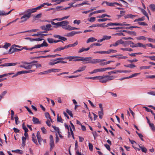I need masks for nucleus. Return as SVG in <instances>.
<instances>
[{"instance_id": "48", "label": "nucleus", "mask_w": 155, "mask_h": 155, "mask_svg": "<svg viewBox=\"0 0 155 155\" xmlns=\"http://www.w3.org/2000/svg\"><path fill=\"white\" fill-rule=\"evenodd\" d=\"M57 121L58 122H61V123H63V120L62 119V118H61V117H59L58 116H58L57 118Z\"/></svg>"}, {"instance_id": "17", "label": "nucleus", "mask_w": 155, "mask_h": 155, "mask_svg": "<svg viewBox=\"0 0 155 155\" xmlns=\"http://www.w3.org/2000/svg\"><path fill=\"white\" fill-rule=\"evenodd\" d=\"M104 3H105L106 5L108 6H115L114 5V2L113 3L112 2H109L107 1H104L102 4H101L102 5Z\"/></svg>"}, {"instance_id": "50", "label": "nucleus", "mask_w": 155, "mask_h": 155, "mask_svg": "<svg viewBox=\"0 0 155 155\" xmlns=\"http://www.w3.org/2000/svg\"><path fill=\"white\" fill-rule=\"evenodd\" d=\"M35 49V47L34 46H33V47L32 48H27L24 47L22 48V50L23 49H25L26 50H27L31 51V50H32L33 49Z\"/></svg>"}, {"instance_id": "8", "label": "nucleus", "mask_w": 155, "mask_h": 155, "mask_svg": "<svg viewBox=\"0 0 155 155\" xmlns=\"http://www.w3.org/2000/svg\"><path fill=\"white\" fill-rule=\"evenodd\" d=\"M47 34H45L42 33L41 32H38L37 34H34L32 35V36L39 37L38 38L36 39H41V38H44L45 36L47 35Z\"/></svg>"}, {"instance_id": "40", "label": "nucleus", "mask_w": 155, "mask_h": 155, "mask_svg": "<svg viewBox=\"0 0 155 155\" xmlns=\"http://www.w3.org/2000/svg\"><path fill=\"white\" fill-rule=\"evenodd\" d=\"M66 112L71 117H73V116L71 111L69 110L68 109L66 110Z\"/></svg>"}, {"instance_id": "13", "label": "nucleus", "mask_w": 155, "mask_h": 155, "mask_svg": "<svg viewBox=\"0 0 155 155\" xmlns=\"http://www.w3.org/2000/svg\"><path fill=\"white\" fill-rule=\"evenodd\" d=\"M33 66L32 64L31 65H28V66H25L24 65H20V67L21 68H23L29 70Z\"/></svg>"}, {"instance_id": "44", "label": "nucleus", "mask_w": 155, "mask_h": 155, "mask_svg": "<svg viewBox=\"0 0 155 155\" xmlns=\"http://www.w3.org/2000/svg\"><path fill=\"white\" fill-rule=\"evenodd\" d=\"M150 127L152 129V130L153 131L155 130V127L154 124L152 123L151 124H150L149 125Z\"/></svg>"}, {"instance_id": "35", "label": "nucleus", "mask_w": 155, "mask_h": 155, "mask_svg": "<svg viewBox=\"0 0 155 155\" xmlns=\"http://www.w3.org/2000/svg\"><path fill=\"white\" fill-rule=\"evenodd\" d=\"M124 43V41L122 40V39H120L117 41L115 43L117 45H116V46H117L119 44H122Z\"/></svg>"}, {"instance_id": "1", "label": "nucleus", "mask_w": 155, "mask_h": 155, "mask_svg": "<svg viewBox=\"0 0 155 155\" xmlns=\"http://www.w3.org/2000/svg\"><path fill=\"white\" fill-rule=\"evenodd\" d=\"M31 41H35V44L37 45H35L34 46L35 48H40L41 47H47L48 46V44L45 40H43L44 39H30Z\"/></svg>"}, {"instance_id": "22", "label": "nucleus", "mask_w": 155, "mask_h": 155, "mask_svg": "<svg viewBox=\"0 0 155 155\" xmlns=\"http://www.w3.org/2000/svg\"><path fill=\"white\" fill-rule=\"evenodd\" d=\"M22 50V48L21 49H18L16 48H13L11 52H9L11 54L12 53L14 52H18L21 51Z\"/></svg>"}, {"instance_id": "32", "label": "nucleus", "mask_w": 155, "mask_h": 155, "mask_svg": "<svg viewBox=\"0 0 155 155\" xmlns=\"http://www.w3.org/2000/svg\"><path fill=\"white\" fill-rule=\"evenodd\" d=\"M14 74L13 72H12V73H9L7 74H3L2 75H0V78H2L3 77H4L5 76H7V75H11L13 74Z\"/></svg>"}, {"instance_id": "54", "label": "nucleus", "mask_w": 155, "mask_h": 155, "mask_svg": "<svg viewBox=\"0 0 155 155\" xmlns=\"http://www.w3.org/2000/svg\"><path fill=\"white\" fill-rule=\"evenodd\" d=\"M86 68V66H84L82 67H80L78 70H79L80 72H81L85 70Z\"/></svg>"}, {"instance_id": "6", "label": "nucleus", "mask_w": 155, "mask_h": 155, "mask_svg": "<svg viewBox=\"0 0 155 155\" xmlns=\"http://www.w3.org/2000/svg\"><path fill=\"white\" fill-rule=\"evenodd\" d=\"M31 16H30V14L27 13V14H25L23 16L21 17V19L22 20L20 21L19 23H21L22 22H24L26 21Z\"/></svg>"}, {"instance_id": "56", "label": "nucleus", "mask_w": 155, "mask_h": 155, "mask_svg": "<svg viewBox=\"0 0 155 155\" xmlns=\"http://www.w3.org/2000/svg\"><path fill=\"white\" fill-rule=\"evenodd\" d=\"M140 73H134V74H133L131 75L130 76L128 77V78H132L134 77H136L137 76V75L139 74H140Z\"/></svg>"}, {"instance_id": "38", "label": "nucleus", "mask_w": 155, "mask_h": 155, "mask_svg": "<svg viewBox=\"0 0 155 155\" xmlns=\"http://www.w3.org/2000/svg\"><path fill=\"white\" fill-rule=\"evenodd\" d=\"M12 152H15L16 153H19L20 154H22L23 153L22 151L19 150H12Z\"/></svg>"}, {"instance_id": "64", "label": "nucleus", "mask_w": 155, "mask_h": 155, "mask_svg": "<svg viewBox=\"0 0 155 155\" xmlns=\"http://www.w3.org/2000/svg\"><path fill=\"white\" fill-rule=\"evenodd\" d=\"M147 94L152 95L155 96V92L153 91H151L150 92H148Z\"/></svg>"}, {"instance_id": "41", "label": "nucleus", "mask_w": 155, "mask_h": 155, "mask_svg": "<svg viewBox=\"0 0 155 155\" xmlns=\"http://www.w3.org/2000/svg\"><path fill=\"white\" fill-rule=\"evenodd\" d=\"M110 19H108L107 18H103L102 19H99L97 20V21L98 22L101 21H105L107 20H110Z\"/></svg>"}, {"instance_id": "63", "label": "nucleus", "mask_w": 155, "mask_h": 155, "mask_svg": "<svg viewBox=\"0 0 155 155\" xmlns=\"http://www.w3.org/2000/svg\"><path fill=\"white\" fill-rule=\"evenodd\" d=\"M138 24L140 25H147V24L146 23L143 22H138Z\"/></svg>"}, {"instance_id": "9", "label": "nucleus", "mask_w": 155, "mask_h": 155, "mask_svg": "<svg viewBox=\"0 0 155 155\" xmlns=\"http://www.w3.org/2000/svg\"><path fill=\"white\" fill-rule=\"evenodd\" d=\"M82 32L81 31H71L70 32L68 33L65 34L64 35V36H67V37H71L72 36L74 35H76L77 34L81 33Z\"/></svg>"}, {"instance_id": "49", "label": "nucleus", "mask_w": 155, "mask_h": 155, "mask_svg": "<svg viewBox=\"0 0 155 155\" xmlns=\"http://www.w3.org/2000/svg\"><path fill=\"white\" fill-rule=\"evenodd\" d=\"M50 150H52L54 147V141H50Z\"/></svg>"}, {"instance_id": "58", "label": "nucleus", "mask_w": 155, "mask_h": 155, "mask_svg": "<svg viewBox=\"0 0 155 155\" xmlns=\"http://www.w3.org/2000/svg\"><path fill=\"white\" fill-rule=\"evenodd\" d=\"M25 108L28 111L30 114H33V113L31 111V110L27 106H25Z\"/></svg>"}, {"instance_id": "30", "label": "nucleus", "mask_w": 155, "mask_h": 155, "mask_svg": "<svg viewBox=\"0 0 155 155\" xmlns=\"http://www.w3.org/2000/svg\"><path fill=\"white\" fill-rule=\"evenodd\" d=\"M137 47H143L144 48H146V45H143V44L140 43H136Z\"/></svg>"}, {"instance_id": "27", "label": "nucleus", "mask_w": 155, "mask_h": 155, "mask_svg": "<svg viewBox=\"0 0 155 155\" xmlns=\"http://www.w3.org/2000/svg\"><path fill=\"white\" fill-rule=\"evenodd\" d=\"M11 45V44L10 43L5 42V43L4 45L2 46V47L7 49L8 48V47L10 46Z\"/></svg>"}, {"instance_id": "28", "label": "nucleus", "mask_w": 155, "mask_h": 155, "mask_svg": "<svg viewBox=\"0 0 155 155\" xmlns=\"http://www.w3.org/2000/svg\"><path fill=\"white\" fill-rule=\"evenodd\" d=\"M103 111L104 110H101L98 111V115L99 118L101 119L102 118L103 116L104 115Z\"/></svg>"}, {"instance_id": "23", "label": "nucleus", "mask_w": 155, "mask_h": 155, "mask_svg": "<svg viewBox=\"0 0 155 155\" xmlns=\"http://www.w3.org/2000/svg\"><path fill=\"white\" fill-rule=\"evenodd\" d=\"M76 57L74 61H83V57H81L80 56H75Z\"/></svg>"}, {"instance_id": "7", "label": "nucleus", "mask_w": 155, "mask_h": 155, "mask_svg": "<svg viewBox=\"0 0 155 155\" xmlns=\"http://www.w3.org/2000/svg\"><path fill=\"white\" fill-rule=\"evenodd\" d=\"M76 57L75 56H68L66 57L65 58H56V60H64V59H68L70 61H74V59ZM55 61L54 60V61Z\"/></svg>"}, {"instance_id": "18", "label": "nucleus", "mask_w": 155, "mask_h": 155, "mask_svg": "<svg viewBox=\"0 0 155 155\" xmlns=\"http://www.w3.org/2000/svg\"><path fill=\"white\" fill-rule=\"evenodd\" d=\"M48 41L50 43H52L53 42L56 43L60 41H61L63 42L62 41L60 40H54V39H48Z\"/></svg>"}, {"instance_id": "21", "label": "nucleus", "mask_w": 155, "mask_h": 155, "mask_svg": "<svg viewBox=\"0 0 155 155\" xmlns=\"http://www.w3.org/2000/svg\"><path fill=\"white\" fill-rule=\"evenodd\" d=\"M35 71L33 70H28V71H20L21 74H25L26 73H31L33 72H34Z\"/></svg>"}, {"instance_id": "4", "label": "nucleus", "mask_w": 155, "mask_h": 155, "mask_svg": "<svg viewBox=\"0 0 155 155\" xmlns=\"http://www.w3.org/2000/svg\"><path fill=\"white\" fill-rule=\"evenodd\" d=\"M84 61L82 62L83 64H95L98 63L97 59H93L91 57L84 58H83Z\"/></svg>"}, {"instance_id": "19", "label": "nucleus", "mask_w": 155, "mask_h": 155, "mask_svg": "<svg viewBox=\"0 0 155 155\" xmlns=\"http://www.w3.org/2000/svg\"><path fill=\"white\" fill-rule=\"evenodd\" d=\"M137 16L136 15H133L132 14H128L126 15H125L124 16V17L126 19L128 18H131L133 19L134 18V17H136Z\"/></svg>"}, {"instance_id": "43", "label": "nucleus", "mask_w": 155, "mask_h": 155, "mask_svg": "<svg viewBox=\"0 0 155 155\" xmlns=\"http://www.w3.org/2000/svg\"><path fill=\"white\" fill-rule=\"evenodd\" d=\"M121 49L123 50V51H133V50L130 48H121Z\"/></svg>"}, {"instance_id": "20", "label": "nucleus", "mask_w": 155, "mask_h": 155, "mask_svg": "<svg viewBox=\"0 0 155 155\" xmlns=\"http://www.w3.org/2000/svg\"><path fill=\"white\" fill-rule=\"evenodd\" d=\"M140 10L143 13V14L145 15L146 17H147L148 19L149 20V18L148 16V14L146 11L143 9V8H141Z\"/></svg>"}, {"instance_id": "61", "label": "nucleus", "mask_w": 155, "mask_h": 155, "mask_svg": "<svg viewBox=\"0 0 155 155\" xmlns=\"http://www.w3.org/2000/svg\"><path fill=\"white\" fill-rule=\"evenodd\" d=\"M52 127L54 128V129L55 131H57V132H58L59 131H60L59 128L58 127H56L55 126H54L53 125H52Z\"/></svg>"}, {"instance_id": "31", "label": "nucleus", "mask_w": 155, "mask_h": 155, "mask_svg": "<svg viewBox=\"0 0 155 155\" xmlns=\"http://www.w3.org/2000/svg\"><path fill=\"white\" fill-rule=\"evenodd\" d=\"M120 70H118L108 72V74H109L110 75L112 74H116L118 73H120Z\"/></svg>"}, {"instance_id": "5", "label": "nucleus", "mask_w": 155, "mask_h": 155, "mask_svg": "<svg viewBox=\"0 0 155 155\" xmlns=\"http://www.w3.org/2000/svg\"><path fill=\"white\" fill-rule=\"evenodd\" d=\"M51 25L49 24L45 25L42 26L40 27V28L42 30L45 31L43 32H46L48 31L52 30V29L51 28Z\"/></svg>"}, {"instance_id": "47", "label": "nucleus", "mask_w": 155, "mask_h": 155, "mask_svg": "<svg viewBox=\"0 0 155 155\" xmlns=\"http://www.w3.org/2000/svg\"><path fill=\"white\" fill-rule=\"evenodd\" d=\"M45 117L49 119L50 120H51V119L50 116V114L48 112H45Z\"/></svg>"}, {"instance_id": "16", "label": "nucleus", "mask_w": 155, "mask_h": 155, "mask_svg": "<svg viewBox=\"0 0 155 155\" xmlns=\"http://www.w3.org/2000/svg\"><path fill=\"white\" fill-rule=\"evenodd\" d=\"M88 1H84L81 3H80V4H78L76 5L75 6V7H78L79 6H82V5H90V4L88 3Z\"/></svg>"}, {"instance_id": "53", "label": "nucleus", "mask_w": 155, "mask_h": 155, "mask_svg": "<svg viewBox=\"0 0 155 155\" xmlns=\"http://www.w3.org/2000/svg\"><path fill=\"white\" fill-rule=\"evenodd\" d=\"M51 58V55H48L47 56H40L37 57L36 58Z\"/></svg>"}, {"instance_id": "15", "label": "nucleus", "mask_w": 155, "mask_h": 155, "mask_svg": "<svg viewBox=\"0 0 155 155\" xmlns=\"http://www.w3.org/2000/svg\"><path fill=\"white\" fill-rule=\"evenodd\" d=\"M32 140L35 144L36 145H38L36 136L34 133L32 134Z\"/></svg>"}, {"instance_id": "42", "label": "nucleus", "mask_w": 155, "mask_h": 155, "mask_svg": "<svg viewBox=\"0 0 155 155\" xmlns=\"http://www.w3.org/2000/svg\"><path fill=\"white\" fill-rule=\"evenodd\" d=\"M54 38H58V39H66V38L64 37H61L60 35H54Z\"/></svg>"}, {"instance_id": "2", "label": "nucleus", "mask_w": 155, "mask_h": 155, "mask_svg": "<svg viewBox=\"0 0 155 155\" xmlns=\"http://www.w3.org/2000/svg\"><path fill=\"white\" fill-rule=\"evenodd\" d=\"M115 78L114 76H110L108 75H103L100 76L99 82L103 83H105L108 81L113 80Z\"/></svg>"}, {"instance_id": "37", "label": "nucleus", "mask_w": 155, "mask_h": 155, "mask_svg": "<svg viewBox=\"0 0 155 155\" xmlns=\"http://www.w3.org/2000/svg\"><path fill=\"white\" fill-rule=\"evenodd\" d=\"M64 49H65V48H64V47H60L58 48H57L56 49L54 50V51H60L61 50H63Z\"/></svg>"}, {"instance_id": "3", "label": "nucleus", "mask_w": 155, "mask_h": 155, "mask_svg": "<svg viewBox=\"0 0 155 155\" xmlns=\"http://www.w3.org/2000/svg\"><path fill=\"white\" fill-rule=\"evenodd\" d=\"M60 26H61L63 28L69 31L75 29H79V28H77L74 27H71L69 25L67 26L69 23L67 21H63L60 22Z\"/></svg>"}, {"instance_id": "39", "label": "nucleus", "mask_w": 155, "mask_h": 155, "mask_svg": "<svg viewBox=\"0 0 155 155\" xmlns=\"http://www.w3.org/2000/svg\"><path fill=\"white\" fill-rule=\"evenodd\" d=\"M145 19V17H143L141 18H139L138 19H136L134 21V22H136L139 21H143Z\"/></svg>"}, {"instance_id": "24", "label": "nucleus", "mask_w": 155, "mask_h": 155, "mask_svg": "<svg viewBox=\"0 0 155 155\" xmlns=\"http://www.w3.org/2000/svg\"><path fill=\"white\" fill-rule=\"evenodd\" d=\"M11 12V11H9L8 13H5L4 11H0V15L1 16L6 15H8Z\"/></svg>"}, {"instance_id": "14", "label": "nucleus", "mask_w": 155, "mask_h": 155, "mask_svg": "<svg viewBox=\"0 0 155 155\" xmlns=\"http://www.w3.org/2000/svg\"><path fill=\"white\" fill-rule=\"evenodd\" d=\"M32 120L34 124H40L39 119L36 117H33Z\"/></svg>"}, {"instance_id": "10", "label": "nucleus", "mask_w": 155, "mask_h": 155, "mask_svg": "<svg viewBox=\"0 0 155 155\" xmlns=\"http://www.w3.org/2000/svg\"><path fill=\"white\" fill-rule=\"evenodd\" d=\"M18 63H6L0 65V66L8 67L16 65Z\"/></svg>"}, {"instance_id": "26", "label": "nucleus", "mask_w": 155, "mask_h": 155, "mask_svg": "<svg viewBox=\"0 0 155 155\" xmlns=\"http://www.w3.org/2000/svg\"><path fill=\"white\" fill-rule=\"evenodd\" d=\"M15 47H18L20 48L21 47V46L19 45H12L10 49L9 50V52H11V51L12 49L13 48H15Z\"/></svg>"}, {"instance_id": "62", "label": "nucleus", "mask_w": 155, "mask_h": 155, "mask_svg": "<svg viewBox=\"0 0 155 155\" xmlns=\"http://www.w3.org/2000/svg\"><path fill=\"white\" fill-rule=\"evenodd\" d=\"M88 146L90 150L91 151H92L93 150V146L92 143H89Z\"/></svg>"}, {"instance_id": "45", "label": "nucleus", "mask_w": 155, "mask_h": 155, "mask_svg": "<svg viewBox=\"0 0 155 155\" xmlns=\"http://www.w3.org/2000/svg\"><path fill=\"white\" fill-rule=\"evenodd\" d=\"M129 45H130V47L132 48L137 47L136 44H134L131 41H130V43Z\"/></svg>"}, {"instance_id": "59", "label": "nucleus", "mask_w": 155, "mask_h": 155, "mask_svg": "<svg viewBox=\"0 0 155 155\" xmlns=\"http://www.w3.org/2000/svg\"><path fill=\"white\" fill-rule=\"evenodd\" d=\"M33 66H35L36 68H39L41 67V65L40 64H32Z\"/></svg>"}, {"instance_id": "34", "label": "nucleus", "mask_w": 155, "mask_h": 155, "mask_svg": "<svg viewBox=\"0 0 155 155\" xmlns=\"http://www.w3.org/2000/svg\"><path fill=\"white\" fill-rule=\"evenodd\" d=\"M139 147H140L141 148V149L142 151L143 152H144L145 153L147 152V150L145 147H144L140 146L139 145Z\"/></svg>"}, {"instance_id": "52", "label": "nucleus", "mask_w": 155, "mask_h": 155, "mask_svg": "<svg viewBox=\"0 0 155 155\" xmlns=\"http://www.w3.org/2000/svg\"><path fill=\"white\" fill-rule=\"evenodd\" d=\"M95 20V18L94 17H91L88 19V21L90 22H92Z\"/></svg>"}, {"instance_id": "36", "label": "nucleus", "mask_w": 155, "mask_h": 155, "mask_svg": "<svg viewBox=\"0 0 155 155\" xmlns=\"http://www.w3.org/2000/svg\"><path fill=\"white\" fill-rule=\"evenodd\" d=\"M130 41H124V43H123V45L125 46H127L130 43Z\"/></svg>"}, {"instance_id": "12", "label": "nucleus", "mask_w": 155, "mask_h": 155, "mask_svg": "<svg viewBox=\"0 0 155 155\" xmlns=\"http://www.w3.org/2000/svg\"><path fill=\"white\" fill-rule=\"evenodd\" d=\"M36 12V9L35 8H32V9H28L25 11V12L28 14H30V16H31L32 13L35 12Z\"/></svg>"}, {"instance_id": "57", "label": "nucleus", "mask_w": 155, "mask_h": 155, "mask_svg": "<svg viewBox=\"0 0 155 155\" xmlns=\"http://www.w3.org/2000/svg\"><path fill=\"white\" fill-rule=\"evenodd\" d=\"M41 130H42L43 134H45L47 133V131L46 129L44 127H43L41 128Z\"/></svg>"}, {"instance_id": "33", "label": "nucleus", "mask_w": 155, "mask_h": 155, "mask_svg": "<svg viewBox=\"0 0 155 155\" xmlns=\"http://www.w3.org/2000/svg\"><path fill=\"white\" fill-rule=\"evenodd\" d=\"M151 10L153 12L155 11V5L153 4H151L149 6Z\"/></svg>"}, {"instance_id": "60", "label": "nucleus", "mask_w": 155, "mask_h": 155, "mask_svg": "<svg viewBox=\"0 0 155 155\" xmlns=\"http://www.w3.org/2000/svg\"><path fill=\"white\" fill-rule=\"evenodd\" d=\"M127 33L130 35H136V33L134 31H127Z\"/></svg>"}, {"instance_id": "55", "label": "nucleus", "mask_w": 155, "mask_h": 155, "mask_svg": "<svg viewBox=\"0 0 155 155\" xmlns=\"http://www.w3.org/2000/svg\"><path fill=\"white\" fill-rule=\"evenodd\" d=\"M147 46L148 47H151L152 48H155V46L153 45L151 43L147 44H146V47Z\"/></svg>"}, {"instance_id": "46", "label": "nucleus", "mask_w": 155, "mask_h": 155, "mask_svg": "<svg viewBox=\"0 0 155 155\" xmlns=\"http://www.w3.org/2000/svg\"><path fill=\"white\" fill-rule=\"evenodd\" d=\"M151 66H142L140 67V69H149L150 68Z\"/></svg>"}, {"instance_id": "29", "label": "nucleus", "mask_w": 155, "mask_h": 155, "mask_svg": "<svg viewBox=\"0 0 155 155\" xmlns=\"http://www.w3.org/2000/svg\"><path fill=\"white\" fill-rule=\"evenodd\" d=\"M100 76H97L94 77H88V78H86L88 79H93V80H99V79H100Z\"/></svg>"}, {"instance_id": "51", "label": "nucleus", "mask_w": 155, "mask_h": 155, "mask_svg": "<svg viewBox=\"0 0 155 155\" xmlns=\"http://www.w3.org/2000/svg\"><path fill=\"white\" fill-rule=\"evenodd\" d=\"M69 17V16H65L63 18H59V20L58 19H53V20H58V21H61L64 19L68 18Z\"/></svg>"}, {"instance_id": "25", "label": "nucleus", "mask_w": 155, "mask_h": 155, "mask_svg": "<svg viewBox=\"0 0 155 155\" xmlns=\"http://www.w3.org/2000/svg\"><path fill=\"white\" fill-rule=\"evenodd\" d=\"M124 66L126 67L130 68H134L136 67V66L134 64H130L124 65Z\"/></svg>"}, {"instance_id": "11", "label": "nucleus", "mask_w": 155, "mask_h": 155, "mask_svg": "<svg viewBox=\"0 0 155 155\" xmlns=\"http://www.w3.org/2000/svg\"><path fill=\"white\" fill-rule=\"evenodd\" d=\"M114 26H126L130 25L128 24H126L125 22H123L122 23H113Z\"/></svg>"}]
</instances>
